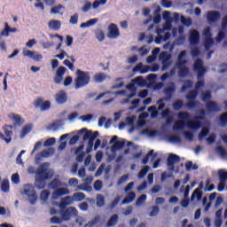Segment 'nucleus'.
<instances>
[{"label":"nucleus","mask_w":227,"mask_h":227,"mask_svg":"<svg viewBox=\"0 0 227 227\" xmlns=\"http://www.w3.org/2000/svg\"><path fill=\"white\" fill-rule=\"evenodd\" d=\"M185 56H187V51L185 50L182 51L177 56V63H176V67L178 68L177 75L181 79L187 77V75H189L190 74L189 67L185 66L187 65V60L184 59Z\"/></svg>","instance_id":"nucleus-1"},{"label":"nucleus","mask_w":227,"mask_h":227,"mask_svg":"<svg viewBox=\"0 0 227 227\" xmlns=\"http://www.w3.org/2000/svg\"><path fill=\"white\" fill-rule=\"evenodd\" d=\"M175 91H176V87L175 86L174 82H170V86L164 90L166 97L158 99L156 102L158 106V111H162V109L166 107V104H164V102H169V100L173 98V93H175Z\"/></svg>","instance_id":"nucleus-2"},{"label":"nucleus","mask_w":227,"mask_h":227,"mask_svg":"<svg viewBox=\"0 0 227 227\" xmlns=\"http://www.w3.org/2000/svg\"><path fill=\"white\" fill-rule=\"evenodd\" d=\"M77 78L75 79V90H79L80 88H84V86H88L90 84V72H84L80 69L76 71Z\"/></svg>","instance_id":"nucleus-3"},{"label":"nucleus","mask_w":227,"mask_h":227,"mask_svg":"<svg viewBox=\"0 0 227 227\" xmlns=\"http://www.w3.org/2000/svg\"><path fill=\"white\" fill-rule=\"evenodd\" d=\"M36 175L43 180H51L54 176V170L49 168V162H44L38 167Z\"/></svg>","instance_id":"nucleus-4"},{"label":"nucleus","mask_w":227,"mask_h":227,"mask_svg":"<svg viewBox=\"0 0 227 227\" xmlns=\"http://www.w3.org/2000/svg\"><path fill=\"white\" fill-rule=\"evenodd\" d=\"M99 134L100 133L98 131H94L93 132L92 130H90V131H87L83 135V137H82L83 141H88V139H89L87 148H86V153H91V152H93V146L95 145V139L97 137H98Z\"/></svg>","instance_id":"nucleus-5"},{"label":"nucleus","mask_w":227,"mask_h":227,"mask_svg":"<svg viewBox=\"0 0 227 227\" xmlns=\"http://www.w3.org/2000/svg\"><path fill=\"white\" fill-rule=\"evenodd\" d=\"M59 214L63 221H70L72 217H77V215H79V212L77 211V208L74 207H69L65 210H60Z\"/></svg>","instance_id":"nucleus-6"},{"label":"nucleus","mask_w":227,"mask_h":227,"mask_svg":"<svg viewBox=\"0 0 227 227\" xmlns=\"http://www.w3.org/2000/svg\"><path fill=\"white\" fill-rule=\"evenodd\" d=\"M193 70L197 74V79H202L207 74V67H203V60L198 59L193 64Z\"/></svg>","instance_id":"nucleus-7"},{"label":"nucleus","mask_w":227,"mask_h":227,"mask_svg":"<svg viewBox=\"0 0 227 227\" xmlns=\"http://www.w3.org/2000/svg\"><path fill=\"white\" fill-rule=\"evenodd\" d=\"M33 105L35 109H40L42 113L49 111V109H51V101H43L42 97H39L35 100H34Z\"/></svg>","instance_id":"nucleus-8"},{"label":"nucleus","mask_w":227,"mask_h":227,"mask_svg":"<svg viewBox=\"0 0 227 227\" xmlns=\"http://www.w3.org/2000/svg\"><path fill=\"white\" fill-rule=\"evenodd\" d=\"M24 192L26 196H28V201L30 205H35L36 200H38V196H36V192H35V188L32 186L27 185L24 189Z\"/></svg>","instance_id":"nucleus-9"},{"label":"nucleus","mask_w":227,"mask_h":227,"mask_svg":"<svg viewBox=\"0 0 227 227\" xmlns=\"http://www.w3.org/2000/svg\"><path fill=\"white\" fill-rule=\"evenodd\" d=\"M12 129H13L12 126H4V134L0 132L1 141H4L7 145H10V143H12V136H13V131H12Z\"/></svg>","instance_id":"nucleus-10"},{"label":"nucleus","mask_w":227,"mask_h":227,"mask_svg":"<svg viewBox=\"0 0 227 227\" xmlns=\"http://www.w3.org/2000/svg\"><path fill=\"white\" fill-rule=\"evenodd\" d=\"M160 59L162 63L161 70H168L171 67V54L168 53V51L161 52L160 54Z\"/></svg>","instance_id":"nucleus-11"},{"label":"nucleus","mask_w":227,"mask_h":227,"mask_svg":"<svg viewBox=\"0 0 227 227\" xmlns=\"http://www.w3.org/2000/svg\"><path fill=\"white\" fill-rule=\"evenodd\" d=\"M120 36V29L118 28V25L114 23H111L108 26V33L107 37L111 40H116Z\"/></svg>","instance_id":"nucleus-12"},{"label":"nucleus","mask_w":227,"mask_h":227,"mask_svg":"<svg viewBox=\"0 0 227 227\" xmlns=\"http://www.w3.org/2000/svg\"><path fill=\"white\" fill-rule=\"evenodd\" d=\"M206 19L208 24H215L221 20V12L219 11H208L206 14Z\"/></svg>","instance_id":"nucleus-13"},{"label":"nucleus","mask_w":227,"mask_h":227,"mask_svg":"<svg viewBox=\"0 0 227 227\" xmlns=\"http://www.w3.org/2000/svg\"><path fill=\"white\" fill-rule=\"evenodd\" d=\"M84 182L85 184L77 186L76 191H87V192H91L92 188L90 186V184H92L93 177L88 176L84 179Z\"/></svg>","instance_id":"nucleus-14"},{"label":"nucleus","mask_w":227,"mask_h":227,"mask_svg":"<svg viewBox=\"0 0 227 227\" xmlns=\"http://www.w3.org/2000/svg\"><path fill=\"white\" fill-rule=\"evenodd\" d=\"M23 56L27 58H31V59H35V61H40L43 58L42 54L36 53V51H33L30 50H24Z\"/></svg>","instance_id":"nucleus-15"},{"label":"nucleus","mask_w":227,"mask_h":227,"mask_svg":"<svg viewBox=\"0 0 227 227\" xmlns=\"http://www.w3.org/2000/svg\"><path fill=\"white\" fill-rule=\"evenodd\" d=\"M189 42L191 45H198L200 43V32L198 30H191Z\"/></svg>","instance_id":"nucleus-16"},{"label":"nucleus","mask_w":227,"mask_h":227,"mask_svg":"<svg viewBox=\"0 0 227 227\" xmlns=\"http://www.w3.org/2000/svg\"><path fill=\"white\" fill-rule=\"evenodd\" d=\"M206 111L207 113H219L221 109L215 101H208L206 103Z\"/></svg>","instance_id":"nucleus-17"},{"label":"nucleus","mask_w":227,"mask_h":227,"mask_svg":"<svg viewBox=\"0 0 227 227\" xmlns=\"http://www.w3.org/2000/svg\"><path fill=\"white\" fill-rule=\"evenodd\" d=\"M67 194H70V191L68 188H58L52 193V200H58V198H61V196H66Z\"/></svg>","instance_id":"nucleus-18"},{"label":"nucleus","mask_w":227,"mask_h":227,"mask_svg":"<svg viewBox=\"0 0 227 227\" xmlns=\"http://www.w3.org/2000/svg\"><path fill=\"white\" fill-rule=\"evenodd\" d=\"M175 162H180V156L176 154H170L167 159L168 168L173 171L175 169Z\"/></svg>","instance_id":"nucleus-19"},{"label":"nucleus","mask_w":227,"mask_h":227,"mask_svg":"<svg viewBox=\"0 0 227 227\" xmlns=\"http://www.w3.org/2000/svg\"><path fill=\"white\" fill-rule=\"evenodd\" d=\"M72 203H74L73 197L67 196L60 200V203H59V208H62V210H65V208H67V207L72 205Z\"/></svg>","instance_id":"nucleus-20"},{"label":"nucleus","mask_w":227,"mask_h":227,"mask_svg":"<svg viewBox=\"0 0 227 227\" xmlns=\"http://www.w3.org/2000/svg\"><path fill=\"white\" fill-rule=\"evenodd\" d=\"M55 100L57 104L62 105L65 104L67 100H68V97L67 96V93H65V91L60 90L58 94L55 95Z\"/></svg>","instance_id":"nucleus-21"},{"label":"nucleus","mask_w":227,"mask_h":227,"mask_svg":"<svg viewBox=\"0 0 227 227\" xmlns=\"http://www.w3.org/2000/svg\"><path fill=\"white\" fill-rule=\"evenodd\" d=\"M132 72H139L140 74H148L150 72V66H143V63H138L133 67Z\"/></svg>","instance_id":"nucleus-22"},{"label":"nucleus","mask_w":227,"mask_h":227,"mask_svg":"<svg viewBox=\"0 0 227 227\" xmlns=\"http://www.w3.org/2000/svg\"><path fill=\"white\" fill-rule=\"evenodd\" d=\"M10 33H17V28L10 27V25L8 24V22H5L4 28V30L1 31L0 35L1 36H10Z\"/></svg>","instance_id":"nucleus-23"},{"label":"nucleus","mask_w":227,"mask_h":227,"mask_svg":"<svg viewBox=\"0 0 227 227\" xmlns=\"http://www.w3.org/2000/svg\"><path fill=\"white\" fill-rule=\"evenodd\" d=\"M48 27L51 31H58L61 28V21L58 20H51L48 23Z\"/></svg>","instance_id":"nucleus-24"},{"label":"nucleus","mask_w":227,"mask_h":227,"mask_svg":"<svg viewBox=\"0 0 227 227\" xmlns=\"http://www.w3.org/2000/svg\"><path fill=\"white\" fill-rule=\"evenodd\" d=\"M61 185H63V184L58 178H54L51 183L48 184L49 189H52V191H56L57 189H59Z\"/></svg>","instance_id":"nucleus-25"},{"label":"nucleus","mask_w":227,"mask_h":227,"mask_svg":"<svg viewBox=\"0 0 227 227\" xmlns=\"http://www.w3.org/2000/svg\"><path fill=\"white\" fill-rule=\"evenodd\" d=\"M136 200V192H130L121 201V205H129Z\"/></svg>","instance_id":"nucleus-26"},{"label":"nucleus","mask_w":227,"mask_h":227,"mask_svg":"<svg viewBox=\"0 0 227 227\" xmlns=\"http://www.w3.org/2000/svg\"><path fill=\"white\" fill-rule=\"evenodd\" d=\"M107 80V74L106 73H97L93 76V81L97 83L104 82V81Z\"/></svg>","instance_id":"nucleus-27"},{"label":"nucleus","mask_w":227,"mask_h":227,"mask_svg":"<svg viewBox=\"0 0 227 227\" xmlns=\"http://www.w3.org/2000/svg\"><path fill=\"white\" fill-rule=\"evenodd\" d=\"M188 129H192V130H198L201 127V121L195 120V121H187Z\"/></svg>","instance_id":"nucleus-28"},{"label":"nucleus","mask_w":227,"mask_h":227,"mask_svg":"<svg viewBox=\"0 0 227 227\" xmlns=\"http://www.w3.org/2000/svg\"><path fill=\"white\" fill-rule=\"evenodd\" d=\"M96 203L98 208H102V207H106V197L102 194H98L96 197Z\"/></svg>","instance_id":"nucleus-29"},{"label":"nucleus","mask_w":227,"mask_h":227,"mask_svg":"<svg viewBox=\"0 0 227 227\" xmlns=\"http://www.w3.org/2000/svg\"><path fill=\"white\" fill-rule=\"evenodd\" d=\"M97 22H98V19H97V18L91 19V20H88L87 22L82 23L80 25V27L82 29H84L86 27H90V26H95Z\"/></svg>","instance_id":"nucleus-30"},{"label":"nucleus","mask_w":227,"mask_h":227,"mask_svg":"<svg viewBox=\"0 0 227 227\" xmlns=\"http://www.w3.org/2000/svg\"><path fill=\"white\" fill-rule=\"evenodd\" d=\"M67 58L72 62H70V60H68V59H66V60H64V65L66 67H67V68H69V70H74V63H75V58H74V56H67Z\"/></svg>","instance_id":"nucleus-31"},{"label":"nucleus","mask_w":227,"mask_h":227,"mask_svg":"<svg viewBox=\"0 0 227 227\" xmlns=\"http://www.w3.org/2000/svg\"><path fill=\"white\" fill-rule=\"evenodd\" d=\"M119 216L117 214L113 215L106 223V227H113L118 223Z\"/></svg>","instance_id":"nucleus-32"},{"label":"nucleus","mask_w":227,"mask_h":227,"mask_svg":"<svg viewBox=\"0 0 227 227\" xmlns=\"http://www.w3.org/2000/svg\"><path fill=\"white\" fill-rule=\"evenodd\" d=\"M35 185L39 191L45 189V179H42V177L35 178Z\"/></svg>","instance_id":"nucleus-33"},{"label":"nucleus","mask_w":227,"mask_h":227,"mask_svg":"<svg viewBox=\"0 0 227 227\" xmlns=\"http://www.w3.org/2000/svg\"><path fill=\"white\" fill-rule=\"evenodd\" d=\"M2 192H10V181L8 179H4L1 184Z\"/></svg>","instance_id":"nucleus-34"},{"label":"nucleus","mask_w":227,"mask_h":227,"mask_svg":"<svg viewBox=\"0 0 227 227\" xmlns=\"http://www.w3.org/2000/svg\"><path fill=\"white\" fill-rule=\"evenodd\" d=\"M125 146V142L116 141L111 147L112 152H117V150H121Z\"/></svg>","instance_id":"nucleus-35"},{"label":"nucleus","mask_w":227,"mask_h":227,"mask_svg":"<svg viewBox=\"0 0 227 227\" xmlns=\"http://www.w3.org/2000/svg\"><path fill=\"white\" fill-rule=\"evenodd\" d=\"M73 201H83L86 200V194L79 192L73 194Z\"/></svg>","instance_id":"nucleus-36"},{"label":"nucleus","mask_w":227,"mask_h":227,"mask_svg":"<svg viewBox=\"0 0 227 227\" xmlns=\"http://www.w3.org/2000/svg\"><path fill=\"white\" fill-rule=\"evenodd\" d=\"M150 157H153V159H155L157 157V153H155V151L151 150L146 156L142 160V164H148V160H150Z\"/></svg>","instance_id":"nucleus-37"},{"label":"nucleus","mask_w":227,"mask_h":227,"mask_svg":"<svg viewBox=\"0 0 227 227\" xmlns=\"http://www.w3.org/2000/svg\"><path fill=\"white\" fill-rule=\"evenodd\" d=\"M95 35H96V38L98 40V42H104V40H106V34L102 29L96 30Z\"/></svg>","instance_id":"nucleus-38"},{"label":"nucleus","mask_w":227,"mask_h":227,"mask_svg":"<svg viewBox=\"0 0 227 227\" xmlns=\"http://www.w3.org/2000/svg\"><path fill=\"white\" fill-rule=\"evenodd\" d=\"M148 113L151 114V118L155 119L159 116V110H157V106H152L148 108Z\"/></svg>","instance_id":"nucleus-39"},{"label":"nucleus","mask_w":227,"mask_h":227,"mask_svg":"<svg viewBox=\"0 0 227 227\" xmlns=\"http://www.w3.org/2000/svg\"><path fill=\"white\" fill-rule=\"evenodd\" d=\"M194 198H197L198 201H200L201 198H203V191L200 189H195L192 194V200H194Z\"/></svg>","instance_id":"nucleus-40"},{"label":"nucleus","mask_w":227,"mask_h":227,"mask_svg":"<svg viewBox=\"0 0 227 227\" xmlns=\"http://www.w3.org/2000/svg\"><path fill=\"white\" fill-rule=\"evenodd\" d=\"M185 127V121H177L174 123L173 130H183V129Z\"/></svg>","instance_id":"nucleus-41"},{"label":"nucleus","mask_w":227,"mask_h":227,"mask_svg":"<svg viewBox=\"0 0 227 227\" xmlns=\"http://www.w3.org/2000/svg\"><path fill=\"white\" fill-rule=\"evenodd\" d=\"M214 45L213 38H205L204 40V48L205 51H210V48Z\"/></svg>","instance_id":"nucleus-42"},{"label":"nucleus","mask_w":227,"mask_h":227,"mask_svg":"<svg viewBox=\"0 0 227 227\" xmlns=\"http://www.w3.org/2000/svg\"><path fill=\"white\" fill-rule=\"evenodd\" d=\"M172 107H173V109H175V111H180V109H182L184 107V101L181 99L176 100L172 104Z\"/></svg>","instance_id":"nucleus-43"},{"label":"nucleus","mask_w":227,"mask_h":227,"mask_svg":"<svg viewBox=\"0 0 227 227\" xmlns=\"http://www.w3.org/2000/svg\"><path fill=\"white\" fill-rule=\"evenodd\" d=\"M210 132V129H208V128H202L200 133L199 134V140L200 141H203V139H205V137H207V136H208Z\"/></svg>","instance_id":"nucleus-44"},{"label":"nucleus","mask_w":227,"mask_h":227,"mask_svg":"<svg viewBox=\"0 0 227 227\" xmlns=\"http://www.w3.org/2000/svg\"><path fill=\"white\" fill-rule=\"evenodd\" d=\"M61 10H63V5L62 4H58L56 6H53L51 9V15H56L58 13H61Z\"/></svg>","instance_id":"nucleus-45"},{"label":"nucleus","mask_w":227,"mask_h":227,"mask_svg":"<svg viewBox=\"0 0 227 227\" xmlns=\"http://www.w3.org/2000/svg\"><path fill=\"white\" fill-rule=\"evenodd\" d=\"M150 171L149 166H145L138 173L137 177L138 178H145L146 176L147 173Z\"/></svg>","instance_id":"nucleus-46"},{"label":"nucleus","mask_w":227,"mask_h":227,"mask_svg":"<svg viewBox=\"0 0 227 227\" xmlns=\"http://www.w3.org/2000/svg\"><path fill=\"white\" fill-rule=\"evenodd\" d=\"M218 178H219L220 182H226L227 171H225L224 169H220L218 171Z\"/></svg>","instance_id":"nucleus-47"},{"label":"nucleus","mask_w":227,"mask_h":227,"mask_svg":"<svg viewBox=\"0 0 227 227\" xmlns=\"http://www.w3.org/2000/svg\"><path fill=\"white\" fill-rule=\"evenodd\" d=\"M162 20V16H160V14L159 13V11H155L153 12V22L154 24H160V21Z\"/></svg>","instance_id":"nucleus-48"},{"label":"nucleus","mask_w":227,"mask_h":227,"mask_svg":"<svg viewBox=\"0 0 227 227\" xmlns=\"http://www.w3.org/2000/svg\"><path fill=\"white\" fill-rule=\"evenodd\" d=\"M100 216H95L94 219L90 221L87 224H85V227H93L95 224H98L100 223Z\"/></svg>","instance_id":"nucleus-49"},{"label":"nucleus","mask_w":227,"mask_h":227,"mask_svg":"<svg viewBox=\"0 0 227 227\" xmlns=\"http://www.w3.org/2000/svg\"><path fill=\"white\" fill-rule=\"evenodd\" d=\"M146 201V194H142L135 202L136 207H141Z\"/></svg>","instance_id":"nucleus-50"},{"label":"nucleus","mask_w":227,"mask_h":227,"mask_svg":"<svg viewBox=\"0 0 227 227\" xmlns=\"http://www.w3.org/2000/svg\"><path fill=\"white\" fill-rule=\"evenodd\" d=\"M198 106H200V102L193 99L188 100V103L186 104L185 107H187V109H194V107H198Z\"/></svg>","instance_id":"nucleus-51"},{"label":"nucleus","mask_w":227,"mask_h":227,"mask_svg":"<svg viewBox=\"0 0 227 227\" xmlns=\"http://www.w3.org/2000/svg\"><path fill=\"white\" fill-rule=\"evenodd\" d=\"M194 82L191 80L184 81V84L181 87V91H186L187 89L191 88Z\"/></svg>","instance_id":"nucleus-52"},{"label":"nucleus","mask_w":227,"mask_h":227,"mask_svg":"<svg viewBox=\"0 0 227 227\" xmlns=\"http://www.w3.org/2000/svg\"><path fill=\"white\" fill-rule=\"evenodd\" d=\"M185 168L186 171H191L192 169V171H196V169H198V165L196 164H192V161H187L185 163Z\"/></svg>","instance_id":"nucleus-53"},{"label":"nucleus","mask_w":227,"mask_h":227,"mask_svg":"<svg viewBox=\"0 0 227 227\" xmlns=\"http://www.w3.org/2000/svg\"><path fill=\"white\" fill-rule=\"evenodd\" d=\"M215 151L219 155H221V157H227V151L224 147L219 145L215 148Z\"/></svg>","instance_id":"nucleus-54"},{"label":"nucleus","mask_w":227,"mask_h":227,"mask_svg":"<svg viewBox=\"0 0 227 227\" xmlns=\"http://www.w3.org/2000/svg\"><path fill=\"white\" fill-rule=\"evenodd\" d=\"M197 97H198V90H191L189 92V94L186 95V98L188 100H195V98H197Z\"/></svg>","instance_id":"nucleus-55"},{"label":"nucleus","mask_w":227,"mask_h":227,"mask_svg":"<svg viewBox=\"0 0 227 227\" xmlns=\"http://www.w3.org/2000/svg\"><path fill=\"white\" fill-rule=\"evenodd\" d=\"M31 125H26L25 127H23L20 133L21 137H25V136H27V134L31 132Z\"/></svg>","instance_id":"nucleus-56"},{"label":"nucleus","mask_w":227,"mask_h":227,"mask_svg":"<svg viewBox=\"0 0 227 227\" xmlns=\"http://www.w3.org/2000/svg\"><path fill=\"white\" fill-rule=\"evenodd\" d=\"M177 117L179 118V120L184 121V120H189L191 118V114L187 113V112H180L177 114Z\"/></svg>","instance_id":"nucleus-57"},{"label":"nucleus","mask_w":227,"mask_h":227,"mask_svg":"<svg viewBox=\"0 0 227 227\" xmlns=\"http://www.w3.org/2000/svg\"><path fill=\"white\" fill-rule=\"evenodd\" d=\"M49 196H51V192L47 190H44L40 194V200L42 201H47V200H49Z\"/></svg>","instance_id":"nucleus-58"},{"label":"nucleus","mask_w":227,"mask_h":227,"mask_svg":"<svg viewBox=\"0 0 227 227\" xmlns=\"http://www.w3.org/2000/svg\"><path fill=\"white\" fill-rule=\"evenodd\" d=\"M137 52H139L140 56H148L150 50L146 48V45H144L137 50Z\"/></svg>","instance_id":"nucleus-59"},{"label":"nucleus","mask_w":227,"mask_h":227,"mask_svg":"<svg viewBox=\"0 0 227 227\" xmlns=\"http://www.w3.org/2000/svg\"><path fill=\"white\" fill-rule=\"evenodd\" d=\"M63 218L62 216L58 217V216H53L50 219V223L51 224H61V223H63Z\"/></svg>","instance_id":"nucleus-60"},{"label":"nucleus","mask_w":227,"mask_h":227,"mask_svg":"<svg viewBox=\"0 0 227 227\" xmlns=\"http://www.w3.org/2000/svg\"><path fill=\"white\" fill-rule=\"evenodd\" d=\"M220 123L222 125V127H226L227 125V112L222 114L220 115Z\"/></svg>","instance_id":"nucleus-61"},{"label":"nucleus","mask_w":227,"mask_h":227,"mask_svg":"<svg viewBox=\"0 0 227 227\" xmlns=\"http://www.w3.org/2000/svg\"><path fill=\"white\" fill-rule=\"evenodd\" d=\"M212 98V92L210 90H207L206 92L202 93V100L203 102H208Z\"/></svg>","instance_id":"nucleus-62"},{"label":"nucleus","mask_w":227,"mask_h":227,"mask_svg":"<svg viewBox=\"0 0 227 227\" xmlns=\"http://www.w3.org/2000/svg\"><path fill=\"white\" fill-rule=\"evenodd\" d=\"M106 3H107V0H96V1H94L93 4H92V8L94 10H97V8H98V6L106 4Z\"/></svg>","instance_id":"nucleus-63"},{"label":"nucleus","mask_w":227,"mask_h":227,"mask_svg":"<svg viewBox=\"0 0 227 227\" xmlns=\"http://www.w3.org/2000/svg\"><path fill=\"white\" fill-rule=\"evenodd\" d=\"M55 144H56V138L51 137V138H48L46 141H44L43 146L49 147V146H52V145H55Z\"/></svg>","instance_id":"nucleus-64"}]
</instances>
